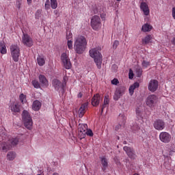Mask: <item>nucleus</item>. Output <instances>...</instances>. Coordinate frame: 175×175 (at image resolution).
<instances>
[{
  "mask_svg": "<svg viewBox=\"0 0 175 175\" xmlns=\"http://www.w3.org/2000/svg\"><path fill=\"white\" fill-rule=\"evenodd\" d=\"M87 46V40L83 36H79L75 38L74 49L77 54H83Z\"/></svg>",
  "mask_w": 175,
  "mask_h": 175,
  "instance_id": "f257e3e1",
  "label": "nucleus"
},
{
  "mask_svg": "<svg viewBox=\"0 0 175 175\" xmlns=\"http://www.w3.org/2000/svg\"><path fill=\"white\" fill-rule=\"evenodd\" d=\"M90 57L94 58V62L98 68V69L102 68V54L96 49H92L89 51Z\"/></svg>",
  "mask_w": 175,
  "mask_h": 175,
  "instance_id": "f03ea898",
  "label": "nucleus"
},
{
  "mask_svg": "<svg viewBox=\"0 0 175 175\" xmlns=\"http://www.w3.org/2000/svg\"><path fill=\"white\" fill-rule=\"evenodd\" d=\"M22 118L23 120V124L27 129H32V125H33V122H32V118L29 115V112L27 110H24L22 113Z\"/></svg>",
  "mask_w": 175,
  "mask_h": 175,
  "instance_id": "7ed1b4c3",
  "label": "nucleus"
},
{
  "mask_svg": "<svg viewBox=\"0 0 175 175\" xmlns=\"http://www.w3.org/2000/svg\"><path fill=\"white\" fill-rule=\"evenodd\" d=\"M11 55L14 62H18L20 59V46L17 44H13L10 47Z\"/></svg>",
  "mask_w": 175,
  "mask_h": 175,
  "instance_id": "20e7f679",
  "label": "nucleus"
},
{
  "mask_svg": "<svg viewBox=\"0 0 175 175\" xmlns=\"http://www.w3.org/2000/svg\"><path fill=\"white\" fill-rule=\"evenodd\" d=\"M91 26L94 31H98L102 27L100 18L98 16H94L91 19Z\"/></svg>",
  "mask_w": 175,
  "mask_h": 175,
  "instance_id": "39448f33",
  "label": "nucleus"
},
{
  "mask_svg": "<svg viewBox=\"0 0 175 175\" xmlns=\"http://www.w3.org/2000/svg\"><path fill=\"white\" fill-rule=\"evenodd\" d=\"M22 42L27 47H32L33 46V40L29 36V35L23 33L22 36Z\"/></svg>",
  "mask_w": 175,
  "mask_h": 175,
  "instance_id": "423d86ee",
  "label": "nucleus"
},
{
  "mask_svg": "<svg viewBox=\"0 0 175 175\" xmlns=\"http://www.w3.org/2000/svg\"><path fill=\"white\" fill-rule=\"evenodd\" d=\"M61 60L65 69H70L72 68V63H70V59L68 57V55L65 53L61 55Z\"/></svg>",
  "mask_w": 175,
  "mask_h": 175,
  "instance_id": "0eeeda50",
  "label": "nucleus"
},
{
  "mask_svg": "<svg viewBox=\"0 0 175 175\" xmlns=\"http://www.w3.org/2000/svg\"><path fill=\"white\" fill-rule=\"evenodd\" d=\"M125 87L124 86H118L114 93L113 95V99L115 100H118V99H120V98H121V96H122V95H124V94H125Z\"/></svg>",
  "mask_w": 175,
  "mask_h": 175,
  "instance_id": "6e6552de",
  "label": "nucleus"
},
{
  "mask_svg": "<svg viewBox=\"0 0 175 175\" xmlns=\"http://www.w3.org/2000/svg\"><path fill=\"white\" fill-rule=\"evenodd\" d=\"M159 85V82H158L156 79H152L148 83V90L150 91V92H155L158 90V86Z\"/></svg>",
  "mask_w": 175,
  "mask_h": 175,
  "instance_id": "1a4fd4ad",
  "label": "nucleus"
},
{
  "mask_svg": "<svg viewBox=\"0 0 175 175\" xmlns=\"http://www.w3.org/2000/svg\"><path fill=\"white\" fill-rule=\"evenodd\" d=\"M159 139L162 143H170L172 135L167 132H161L159 134Z\"/></svg>",
  "mask_w": 175,
  "mask_h": 175,
  "instance_id": "9d476101",
  "label": "nucleus"
},
{
  "mask_svg": "<svg viewBox=\"0 0 175 175\" xmlns=\"http://www.w3.org/2000/svg\"><path fill=\"white\" fill-rule=\"evenodd\" d=\"M88 129V125H87V124H79L78 135L80 139H84V137H85V132Z\"/></svg>",
  "mask_w": 175,
  "mask_h": 175,
  "instance_id": "9b49d317",
  "label": "nucleus"
},
{
  "mask_svg": "<svg viewBox=\"0 0 175 175\" xmlns=\"http://www.w3.org/2000/svg\"><path fill=\"white\" fill-rule=\"evenodd\" d=\"M157 102H158V97L154 94L148 96L146 99V105L149 106V107H153Z\"/></svg>",
  "mask_w": 175,
  "mask_h": 175,
  "instance_id": "f8f14e48",
  "label": "nucleus"
},
{
  "mask_svg": "<svg viewBox=\"0 0 175 175\" xmlns=\"http://www.w3.org/2000/svg\"><path fill=\"white\" fill-rule=\"evenodd\" d=\"M153 126L157 131H163L165 129V122L162 120H157L154 122Z\"/></svg>",
  "mask_w": 175,
  "mask_h": 175,
  "instance_id": "ddd939ff",
  "label": "nucleus"
},
{
  "mask_svg": "<svg viewBox=\"0 0 175 175\" xmlns=\"http://www.w3.org/2000/svg\"><path fill=\"white\" fill-rule=\"evenodd\" d=\"M123 150L124 151H125L126 154L129 158H131V159H135L136 154H135V150H133V148L129 146H124L123 148Z\"/></svg>",
  "mask_w": 175,
  "mask_h": 175,
  "instance_id": "4468645a",
  "label": "nucleus"
},
{
  "mask_svg": "<svg viewBox=\"0 0 175 175\" xmlns=\"http://www.w3.org/2000/svg\"><path fill=\"white\" fill-rule=\"evenodd\" d=\"M88 109V103H85L81 105V107L79 109V117L82 118L84 114H85V111Z\"/></svg>",
  "mask_w": 175,
  "mask_h": 175,
  "instance_id": "2eb2a0df",
  "label": "nucleus"
},
{
  "mask_svg": "<svg viewBox=\"0 0 175 175\" xmlns=\"http://www.w3.org/2000/svg\"><path fill=\"white\" fill-rule=\"evenodd\" d=\"M0 148L4 152H8L10 148H12V145L10 144L9 142H2L0 144Z\"/></svg>",
  "mask_w": 175,
  "mask_h": 175,
  "instance_id": "dca6fc26",
  "label": "nucleus"
},
{
  "mask_svg": "<svg viewBox=\"0 0 175 175\" xmlns=\"http://www.w3.org/2000/svg\"><path fill=\"white\" fill-rule=\"evenodd\" d=\"M99 103H100V96L96 94L92 98V106H98Z\"/></svg>",
  "mask_w": 175,
  "mask_h": 175,
  "instance_id": "f3484780",
  "label": "nucleus"
},
{
  "mask_svg": "<svg viewBox=\"0 0 175 175\" xmlns=\"http://www.w3.org/2000/svg\"><path fill=\"white\" fill-rule=\"evenodd\" d=\"M140 8L145 16H148V14H150V9L148 8V5H147V3H142Z\"/></svg>",
  "mask_w": 175,
  "mask_h": 175,
  "instance_id": "a211bd4d",
  "label": "nucleus"
},
{
  "mask_svg": "<svg viewBox=\"0 0 175 175\" xmlns=\"http://www.w3.org/2000/svg\"><path fill=\"white\" fill-rule=\"evenodd\" d=\"M52 84L56 91H59L62 88V83L58 79H53Z\"/></svg>",
  "mask_w": 175,
  "mask_h": 175,
  "instance_id": "6ab92c4d",
  "label": "nucleus"
},
{
  "mask_svg": "<svg viewBox=\"0 0 175 175\" xmlns=\"http://www.w3.org/2000/svg\"><path fill=\"white\" fill-rule=\"evenodd\" d=\"M40 107H42V103H40V101L36 100L33 102V105H32L33 110H34L35 111H38L40 110Z\"/></svg>",
  "mask_w": 175,
  "mask_h": 175,
  "instance_id": "aec40b11",
  "label": "nucleus"
},
{
  "mask_svg": "<svg viewBox=\"0 0 175 175\" xmlns=\"http://www.w3.org/2000/svg\"><path fill=\"white\" fill-rule=\"evenodd\" d=\"M100 161L102 165V170H103V172H105V170H106V169H107L109 166V161L105 157H101Z\"/></svg>",
  "mask_w": 175,
  "mask_h": 175,
  "instance_id": "412c9836",
  "label": "nucleus"
},
{
  "mask_svg": "<svg viewBox=\"0 0 175 175\" xmlns=\"http://www.w3.org/2000/svg\"><path fill=\"white\" fill-rule=\"evenodd\" d=\"M10 108L11 111L13 113H20V111H21V109H20V104L18 103L12 104L10 106Z\"/></svg>",
  "mask_w": 175,
  "mask_h": 175,
  "instance_id": "4be33fe9",
  "label": "nucleus"
},
{
  "mask_svg": "<svg viewBox=\"0 0 175 175\" xmlns=\"http://www.w3.org/2000/svg\"><path fill=\"white\" fill-rule=\"evenodd\" d=\"M39 80L40 83L44 85V87H47L49 85V81H47V79H46V77L44 75H39Z\"/></svg>",
  "mask_w": 175,
  "mask_h": 175,
  "instance_id": "5701e85b",
  "label": "nucleus"
},
{
  "mask_svg": "<svg viewBox=\"0 0 175 175\" xmlns=\"http://www.w3.org/2000/svg\"><path fill=\"white\" fill-rule=\"evenodd\" d=\"M139 85H140L139 84V83L135 82L131 86H130L129 89L130 95H133V92H135V90H136V88H139Z\"/></svg>",
  "mask_w": 175,
  "mask_h": 175,
  "instance_id": "b1692460",
  "label": "nucleus"
},
{
  "mask_svg": "<svg viewBox=\"0 0 175 175\" xmlns=\"http://www.w3.org/2000/svg\"><path fill=\"white\" fill-rule=\"evenodd\" d=\"M139 85H140L139 84V83L135 82L131 86H130L129 89L130 95H133V92H135V90H136V88H139Z\"/></svg>",
  "mask_w": 175,
  "mask_h": 175,
  "instance_id": "393cba45",
  "label": "nucleus"
},
{
  "mask_svg": "<svg viewBox=\"0 0 175 175\" xmlns=\"http://www.w3.org/2000/svg\"><path fill=\"white\" fill-rule=\"evenodd\" d=\"M151 29H152V26L148 23L145 24L142 27V31H143V32H150Z\"/></svg>",
  "mask_w": 175,
  "mask_h": 175,
  "instance_id": "a878e982",
  "label": "nucleus"
},
{
  "mask_svg": "<svg viewBox=\"0 0 175 175\" xmlns=\"http://www.w3.org/2000/svg\"><path fill=\"white\" fill-rule=\"evenodd\" d=\"M0 53L1 54H6V45H5V42L0 41Z\"/></svg>",
  "mask_w": 175,
  "mask_h": 175,
  "instance_id": "bb28decb",
  "label": "nucleus"
},
{
  "mask_svg": "<svg viewBox=\"0 0 175 175\" xmlns=\"http://www.w3.org/2000/svg\"><path fill=\"white\" fill-rule=\"evenodd\" d=\"M37 62L40 66H43V65H44V64H45L44 57H43L42 55H39L37 57Z\"/></svg>",
  "mask_w": 175,
  "mask_h": 175,
  "instance_id": "cd10ccee",
  "label": "nucleus"
},
{
  "mask_svg": "<svg viewBox=\"0 0 175 175\" xmlns=\"http://www.w3.org/2000/svg\"><path fill=\"white\" fill-rule=\"evenodd\" d=\"M109 102L110 100H109V98L105 96L104 99V104L101 107V113H103V109H105V107H107V106H109Z\"/></svg>",
  "mask_w": 175,
  "mask_h": 175,
  "instance_id": "c85d7f7f",
  "label": "nucleus"
},
{
  "mask_svg": "<svg viewBox=\"0 0 175 175\" xmlns=\"http://www.w3.org/2000/svg\"><path fill=\"white\" fill-rule=\"evenodd\" d=\"M11 147H14V146H17L18 144V139L17 138H12L8 141Z\"/></svg>",
  "mask_w": 175,
  "mask_h": 175,
  "instance_id": "c756f323",
  "label": "nucleus"
},
{
  "mask_svg": "<svg viewBox=\"0 0 175 175\" xmlns=\"http://www.w3.org/2000/svg\"><path fill=\"white\" fill-rule=\"evenodd\" d=\"M16 158V153L14 152H10L7 154V159L8 161H13Z\"/></svg>",
  "mask_w": 175,
  "mask_h": 175,
  "instance_id": "7c9ffc66",
  "label": "nucleus"
},
{
  "mask_svg": "<svg viewBox=\"0 0 175 175\" xmlns=\"http://www.w3.org/2000/svg\"><path fill=\"white\" fill-rule=\"evenodd\" d=\"M151 40V36H146L144 38L142 39V44H148Z\"/></svg>",
  "mask_w": 175,
  "mask_h": 175,
  "instance_id": "2f4dec72",
  "label": "nucleus"
},
{
  "mask_svg": "<svg viewBox=\"0 0 175 175\" xmlns=\"http://www.w3.org/2000/svg\"><path fill=\"white\" fill-rule=\"evenodd\" d=\"M136 115L138 118H143V110H142L140 108H137Z\"/></svg>",
  "mask_w": 175,
  "mask_h": 175,
  "instance_id": "473e14b6",
  "label": "nucleus"
},
{
  "mask_svg": "<svg viewBox=\"0 0 175 175\" xmlns=\"http://www.w3.org/2000/svg\"><path fill=\"white\" fill-rule=\"evenodd\" d=\"M51 8H52V9H57V8H58L57 0H51Z\"/></svg>",
  "mask_w": 175,
  "mask_h": 175,
  "instance_id": "72a5a7b5",
  "label": "nucleus"
},
{
  "mask_svg": "<svg viewBox=\"0 0 175 175\" xmlns=\"http://www.w3.org/2000/svg\"><path fill=\"white\" fill-rule=\"evenodd\" d=\"M23 5V1L22 0H16V8L18 9V10H20L21 9V5Z\"/></svg>",
  "mask_w": 175,
  "mask_h": 175,
  "instance_id": "f704fd0d",
  "label": "nucleus"
},
{
  "mask_svg": "<svg viewBox=\"0 0 175 175\" xmlns=\"http://www.w3.org/2000/svg\"><path fill=\"white\" fill-rule=\"evenodd\" d=\"M19 98L21 103H25V102H27V96L24 95V94H21Z\"/></svg>",
  "mask_w": 175,
  "mask_h": 175,
  "instance_id": "c9c22d12",
  "label": "nucleus"
},
{
  "mask_svg": "<svg viewBox=\"0 0 175 175\" xmlns=\"http://www.w3.org/2000/svg\"><path fill=\"white\" fill-rule=\"evenodd\" d=\"M143 74V70L140 68H136V76L137 77H141Z\"/></svg>",
  "mask_w": 175,
  "mask_h": 175,
  "instance_id": "e433bc0d",
  "label": "nucleus"
},
{
  "mask_svg": "<svg viewBox=\"0 0 175 175\" xmlns=\"http://www.w3.org/2000/svg\"><path fill=\"white\" fill-rule=\"evenodd\" d=\"M32 85H33L34 88H40V83H39V81L36 80H33L32 81Z\"/></svg>",
  "mask_w": 175,
  "mask_h": 175,
  "instance_id": "4c0bfd02",
  "label": "nucleus"
},
{
  "mask_svg": "<svg viewBox=\"0 0 175 175\" xmlns=\"http://www.w3.org/2000/svg\"><path fill=\"white\" fill-rule=\"evenodd\" d=\"M67 44L70 50H72L73 49V41H72V40H68Z\"/></svg>",
  "mask_w": 175,
  "mask_h": 175,
  "instance_id": "58836bf2",
  "label": "nucleus"
},
{
  "mask_svg": "<svg viewBox=\"0 0 175 175\" xmlns=\"http://www.w3.org/2000/svg\"><path fill=\"white\" fill-rule=\"evenodd\" d=\"M85 135H87L88 136H90V137H92V136H94V133H92V130L88 129L85 131Z\"/></svg>",
  "mask_w": 175,
  "mask_h": 175,
  "instance_id": "ea45409f",
  "label": "nucleus"
},
{
  "mask_svg": "<svg viewBox=\"0 0 175 175\" xmlns=\"http://www.w3.org/2000/svg\"><path fill=\"white\" fill-rule=\"evenodd\" d=\"M44 8L46 9V10H49V9H50V0L46 1Z\"/></svg>",
  "mask_w": 175,
  "mask_h": 175,
  "instance_id": "a19ab883",
  "label": "nucleus"
},
{
  "mask_svg": "<svg viewBox=\"0 0 175 175\" xmlns=\"http://www.w3.org/2000/svg\"><path fill=\"white\" fill-rule=\"evenodd\" d=\"M142 66H144V68H148V66H150V62L144 60L142 62Z\"/></svg>",
  "mask_w": 175,
  "mask_h": 175,
  "instance_id": "79ce46f5",
  "label": "nucleus"
},
{
  "mask_svg": "<svg viewBox=\"0 0 175 175\" xmlns=\"http://www.w3.org/2000/svg\"><path fill=\"white\" fill-rule=\"evenodd\" d=\"M129 79H130V80H132V79H133V70H132V69L129 70Z\"/></svg>",
  "mask_w": 175,
  "mask_h": 175,
  "instance_id": "37998d69",
  "label": "nucleus"
},
{
  "mask_svg": "<svg viewBox=\"0 0 175 175\" xmlns=\"http://www.w3.org/2000/svg\"><path fill=\"white\" fill-rule=\"evenodd\" d=\"M72 37V35L70 31H67L66 33V39L67 40H70L71 38Z\"/></svg>",
  "mask_w": 175,
  "mask_h": 175,
  "instance_id": "c03bdc74",
  "label": "nucleus"
},
{
  "mask_svg": "<svg viewBox=\"0 0 175 175\" xmlns=\"http://www.w3.org/2000/svg\"><path fill=\"white\" fill-rule=\"evenodd\" d=\"M119 83L120 81H118V79L116 78L111 81V84H113V85H117V84H118Z\"/></svg>",
  "mask_w": 175,
  "mask_h": 175,
  "instance_id": "a18cd8bd",
  "label": "nucleus"
},
{
  "mask_svg": "<svg viewBox=\"0 0 175 175\" xmlns=\"http://www.w3.org/2000/svg\"><path fill=\"white\" fill-rule=\"evenodd\" d=\"M118 44H120V42H118V40H116L113 44V48L117 49V47H118Z\"/></svg>",
  "mask_w": 175,
  "mask_h": 175,
  "instance_id": "49530a36",
  "label": "nucleus"
},
{
  "mask_svg": "<svg viewBox=\"0 0 175 175\" xmlns=\"http://www.w3.org/2000/svg\"><path fill=\"white\" fill-rule=\"evenodd\" d=\"M132 129L133 131H139V129H140V127L139 126H133Z\"/></svg>",
  "mask_w": 175,
  "mask_h": 175,
  "instance_id": "de8ad7c7",
  "label": "nucleus"
},
{
  "mask_svg": "<svg viewBox=\"0 0 175 175\" xmlns=\"http://www.w3.org/2000/svg\"><path fill=\"white\" fill-rule=\"evenodd\" d=\"M40 17V10H38L36 13V18H39Z\"/></svg>",
  "mask_w": 175,
  "mask_h": 175,
  "instance_id": "09e8293b",
  "label": "nucleus"
},
{
  "mask_svg": "<svg viewBox=\"0 0 175 175\" xmlns=\"http://www.w3.org/2000/svg\"><path fill=\"white\" fill-rule=\"evenodd\" d=\"M172 17L175 20V8H172Z\"/></svg>",
  "mask_w": 175,
  "mask_h": 175,
  "instance_id": "8fccbe9b",
  "label": "nucleus"
},
{
  "mask_svg": "<svg viewBox=\"0 0 175 175\" xmlns=\"http://www.w3.org/2000/svg\"><path fill=\"white\" fill-rule=\"evenodd\" d=\"M121 128V125L118 124V126H116L115 129L116 131H118Z\"/></svg>",
  "mask_w": 175,
  "mask_h": 175,
  "instance_id": "3c124183",
  "label": "nucleus"
},
{
  "mask_svg": "<svg viewBox=\"0 0 175 175\" xmlns=\"http://www.w3.org/2000/svg\"><path fill=\"white\" fill-rule=\"evenodd\" d=\"M63 80H64V83H66V81H68V77L66 76H64L63 78Z\"/></svg>",
  "mask_w": 175,
  "mask_h": 175,
  "instance_id": "603ef678",
  "label": "nucleus"
},
{
  "mask_svg": "<svg viewBox=\"0 0 175 175\" xmlns=\"http://www.w3.org/2000/svg\"><path fill=\"white\" fill-rule=\"evenodd\" d=\"M171 42H172V44H174V46H175V38H173Z\"/></svg>",
  "mask_w": 175,
  "mask_h": 175,
  "instance_id": "864d4df0",
  "label": "nucleus"
},
{
  "mask_svg": "<svg viewBox=\"0 0 175 175\" xmlns=\"http://www.w3.org/2000/svg\"><path fill=\"white\" fill-rule=\"evenodd\" d=\"M27 1L28 5H30L31 3H32V0H27Z\"/></svg>",
  "mask_w": 175,
  "mask_h": 175,
  "instance_id": "5fc2aeb1",
  "label": "nucleus"
},
{
  "mask_svg": "<svg viewBox=\"0 0 175 175\" xmlns=\"http://www.w3.org/2000/svg\"><path fill=\"white\" fill-rule=\"evenodd\" d=\"M83 96V95L81 94V93H79L78 94V98H81Z\"/></svg>",
  "mask_w": 175,
  "mask_h": 175,
  "instance_id": "6e6d98bb",
  "label": "nucleus"
},
{
  "mask_svg": "<svg viewBox=\"0 0 175 175\" xmlns=\"http://www.w3.org/2000/svg\"><path fill=\"white\" fill-rule=\"evenodd\" d=\"M173 152H174V151H170V155H173Z\"/></svg>",
  "mask_w": 175,
  "mask_h": 175,
  "instance_id": "4d7b16f0",
  "label": "nucleus"
},
{
  "mask_svg": "<svg viewBox=\"0 0 175 175\" xmlns=\"http://www.w3.org/2000/svg\"><path fill=\"white\" fill-rule=\"evenodd\" d=\"M112 68H117V65L113 64V65L112 66Z\"/></svg>",
  "mask_w": 175,
  "mask_h": 175,
  "instance_id": "13d9d810",
  "label": "nucleus"
},
{
  "mask_svg": "<svg viewBox=\"0 0 175 175\" xmlns=\"http://www.w3.org/2000/svg\"><path fill=\"white\" fill-rule=\"evenodd\" d=\"M53 175H59V174L57 173V172H55L53 174Z\"/></svg>",
  "mask_w": 175,
  "mask_h": 175,
  "instance_id": "bf43d9fd",
  "label": "nucleus"
},
{
  "mask_svg": "<svg viewBox=\"0 0 175 175\" xmlns=\"http://www.w3.org/2000/svg\"><path fill=\"white\" fill-rule=\"evenodd\" d=\"M123 144H126V141H124V142H123Z\"/></svg>",
  "mask_w": 175,
  "mask_h": 175,
  "instance_id": "052dcab7",
  "label": "nucleus"
},
{
  "mask_svg": "<svg viewBox=\"0 0 175 175\" xmlns=\"http://www.w3.org/2000/svg\"><path fill=\"white\" fill-rule=\"evenodd\" d=\"M118 2H120V1H121V0H116Z\"/></svg>",
  "mask_w": 175,
  "mask_h": 175,
  "instance_id": "680f3d73",
  "label": "nucleus"
}]
</instances>
